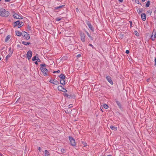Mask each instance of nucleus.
<instances>
[{
    "instance_id": "10",
    "label": "nucleus",
    "mask_w": 156,
    "mask_h": 156,
    "mask_svg": "<svg viewBox=\"0 0 156 156\" xmlns=\"http://www.w3.org/2000/svg\"><path fill=\"white\" fill-rule=\"evenodd\" d=\"M9 53L7 55L6 57V60H7L11 56V55H12V54L13 53V51L12 50H11V48H10L9 49Z\"/></svg>"
},
{
    "instance_id": "44",
    "label": "nucleus",
    "mask_w": 156,
    "mask_h": 156,
    "mask_svg": "<svg viewBox=\"0 0 156 156\" xmlns=\"http://www.w3.org/2000/svg\"><path fill=\"white\" fill-rule=\"evenodd\" d=\"M56 73H59L60 72V70H58L57 71H56Z\"/></svg>"
},
{
    "instance_id": "23",
    "label": "nucleus",
    "mask_w": 156,
    "mask_h": 156,
    "mask_svg": "<svg viewBox=\"0 0 156 156\" xmlns=\"http://www.w3.org/2000/svg\"><path fill=\"white\" fill-rule=\"evenodd\" d=\"M116 102L118 106L120 108L121 107V103L118 101H117Z\"/></svg>"
},
{
    "instance_id": "30",
    "label": "nucleus",
    "mask_w": 156,
    "mask_h": 156,
    "mask_svg": "<svg viewBox=\"0 0 156 156\" xmlns=\"http://www.w3.org/2000/svg\"><path fill=\"white\" fill-rule=\"evenodd\" d=\"M36 60H37V61L39 62H40L41 61L40 59L38 57H37Z\"/></svg>"
},
{
    "instance_id": "9",
    "label": "nucleus",
    "mask_w": 156,
    "mask_h": 156,
    "mask_svg": "<svg viewBox=\"0 0 156 156\" xmlns=\"http://www.w3.org/2000/svg\"><path fill=\"white\" fill-rule=\"evenodd\" d=\"M13 16L14 18L18 19H22L21 15L20 14H18L16 13H15L13 15Z\"/></svg>"
},
{
    "instance_id": "49",
    "label": "nucleus",
    "mask_w": 156,
    "mask_h": 156,
    "mask_svg": "<svg viewBox=\"0 0 156 156\" xmlns=\"http://www.w3.org/2000/svg\"><path fill=\"white\" fill-rule=\"evenodd\" d=\"M53 73H56V71H54L53 72Z\"/></svg>"
},
{
    "instance_id": "4",
    "label": "nucleus",
    "mask_w": 156,
    "mask_h": 156,
    "mask_svg": "<svg viewBox=\"0 0 156 156\" xmlns=\"http://www.w3.org/2000/svg\"><path fill=\"white\" fill-rule=\"evenodd\" d=\"M69 139L71 145L73 146H75L76 145L75 140L71 136H69Z\"/></svg>"
},
{
    "instance_id": "53",
    "label": "nucleus",
    "mask_w": 156,
    "mask_h": 156,
    "mask_svg": "<svg viewBox=\"0 0 156 156\" xmlns=\"http://www.w3.org/2000/svg\"><path fill=\"white\" fill-rule=\"evenodd\" d=\"M84 146H86V145H84Z\"/></svg>"
},
{
    "instance_id": "8",
    "label": "nucleus",
    "mask_w": 156,
    "mask_h": 156,
    "mask_svg": "<svg viewBox=\"0 0 156 156\" xmlns=\"http://www.w3.org/2000/svg\"><path fill=\"white\" fill-rule=\"evenodd\" d=\"M32 52L31 51H28L27 54V57L29 60L30 59L32 56Z\"/></svg>"
},
{
    "instance_id": "31",
    "label": "nucleus",
    "mask_w": 156,
    "mask_h": 156,
    "mask_svg": "<svg viewBox=\"0 0 156 156\" xmlns=\"http://www.w3.org/2000/svg\"><path fill=\"white\" fill-rule=\"evenodd\" d=\"M134 34H135L136 35H138V33L137 32V31H135V33H134Z\"/></svg>"
},
{
    "instance_id": "25",
    "label": "nucleus",
    "mask_w": 156,
    "mask_h": 156,
    "mask_svg": "<svg viewBox=\"0 0 156 156\" xmlns=\"http://www.w3.org/2000/svg\"><path fill=\"white\" fill-rule=\"evenodd\" d=\"M87 25L89 27V28L91 30H92V28H93V27H92V26L90 24V23H88L87 24Z\"/></svg>"
},
{
    "instance_id": "28",
    "label": "nucleus",
    "mask_w": 156,
    "mask_h": 156,
    "mask_svg": "<svg viewBox=\"0 0 156 156\" xmlns=\"http://www.w3.org/2000/svg\"><path fill=\"white\" fill-rule=\"evenodd\" d=\"M61 151L62 152V153H65V150L63 148L61 149Z\"/></svg>"
},
{
    "instance_id": "16",
    "label": "nucleus",
    "mask_w": 156,
    "mask_h": 156,
    "mask_svg": "<svg viewBox=\"0 0 156 156\" xmlns=\"http://www.w3.org/2000/svg\"><path fill=\"white\" fill-rule=\"evenodd\" d=\"M44 154L45 156H50V153L47 150H45Z\"/></svg>"
},
{
    "instance_id": "38",
    "label": "nucleus",
    "mask_w": 156,
    "mask_h": 156,
    "mask_svg": "<svg viewBox=\"0 0 156 156\" xmlns=\"http://www.w3.org/2000/svg\"><path fill=\"white\" fill-rule=\"evenodd\" d=\"M89 46L92 47L93 48H94V46L91 44H90Z\"/></svg>"
},
{
    "instance_id": "13",
    "label": "nucleus",
    "mask_w": 156,
    "mask_h": 156,
    "mask_svg": "<svg viewBox=\"0 0 156 156\" xmlns=\"http://www.w3.org/2000/svg\"><path fill=\"white\" fill-rule=\"evenodd\" d=\"M141 18L143 21H145L146 20V15L145 13H142L141 15Z\"/></svg>"
},
{
    "instance_id": "51",
    "label": "nucleus",
    "mask_w": 156,
    "mask_h": 156,
    "mask_svg": "<svg viewBox=\"0 0 156 156\" xmlns=\"http://www.w3.org/2000/svg\"><path fill=\"white\" fill-rule=\"evenodd\" d=\"M0 156H2V155L1 153H0Z\"/></svg>"
},
{
    "instance_id": "40",
    "label": "nucleus",
    "mask_w": 156,
    "mask_h": 156,
    "mask_svg": "<svg viewBox=\"0 0 156 156\" xmlns=\"http://www.w3.org/2000/svg\"><path fill=\"white\" fill-rule=\"evenodd\" d=\"M154 12V13H156V8H155Z\"/></svg>"
},
{
    "instance_id": "52",
    "label": "nucleus",
    "mask_w": 156,
    "mask_h": 156,
    "mask_svg": "<svg viewBox=\"0 0 156 156\" xmlns=\"http://www.w3.org/2000/svg\"><path fill=\"white\" fill-rule=\"evenodd\" d=\"M1 58H0V61L1 60Z\"/></svg>"
},
{
    "instance_id": "34",
    "label": "nucleus",
    "mask_w": 156,
    "mask_h": 156,
    "mask_svg": "<svg viewBox=\"0 0 156 156\" xmlns=\"http://www.w3.org/2000/svg\"><path fill=\"white\" fill-rule=\"evenodd\" d=\"M87 35L90 37H91V36H90V35L87 32Z\"/></svg>"
},
{
    "instance_id": "7",
    "label": "nucleus",
    "mask_w": 156,
    "mask_h": 156,
    "mask_svg": "<svg viewBox=\"0 0 156 156\" xmlns=\"http://www.w3.org/2000/svg\"><path fill=\"white\" fill-rule=\"evenodd\" d=\"M58 90L59 91H62L64 92H66L67 90L64 88L62 86H59L58 87Z\"/></svg>"
},
{
    "instance_id": "11",
    "label": "nucleus",
    "mask_w": 156,
    "mask_h": 156,
    "mask_svg": "<svg viewBox=\"0 0 156 156\" xmlns=\"http://www.w3.org/2000/svg\"><path fill=\"white\" fill-rule=\"evenodd\" d=\"M106 79L112 85L113 82L111 79V77L109 76H107L106 77Z\"/></svg>"
},
{
    "instance_id": "43",
    "label": "nucleus",
    "mask_w": 156,
    "mask_h": 156,
    "mask_svg": "<svg viewBox=\"0 0 156 156\" xmlns=\"http://www.w3.org/2000/svg\"><path fill=\"white\" fill-rule=\"evenodd\" d=\"M11 0H5L6 2H9Z\"/></svg>"
},
{
    "instance_id": "54",
    "label": "nucleus",
    "mask_w": 156,
    "mask_h": 156,
    "mask_svg": "<svg viewBox=\"0 0 156 156\" xmlns=\"http://www.w3.org/2000/svg\"><path fill=\"white\" fill-rule=\"evenodd\" d=\"M111 156H112L111 155Z\"/></svg>"
},
{
    "instance_id": "26",
    "label": "nucleus",
    "mask_w": 156,
    "mask_h": 156,
    "mask_svg": "<svg viewBox=\"0 0 156 156\" xmlns=\"http://www.w3.org/2000/svg\"><path fill=\"white\" fill-rule=\"evenodd\" d=\"M105 109H107L108 108V106L106 104H104L103 105Z\"/></svg>"
},
{
    "instance_id": "6",
    "label": "nucleus",
    "mask_w": 156,
    "mask_h": 156,
    "mask_svg": "<svg viewBox=\"0 0 156 156\" xmlns=\"http://www.w3.org/2000/svg\"><path fill=\"white\" fill-rule=\"evenodd\" d=\"M50 82L54 84L58 85L59 84V82L56 80L51 79L50 80Z\"/></svg>"
},
{
    "instance_id": "46",
    "label": "nucleus",
    "mask_w": 156,
    "mask_h": 156,
    "mask_svg": "<svg viewBox=\"0 0 156 156\" xmlns=\"http://www.w3.org/2000/svg\"><path fill=\"white\" fill-rule=\"evenodd\" d=\"M35 63L37 65L38 64V63H37V61L35 62Z\"/></svg>"
},
{
    "instance_id": "20",
    "label": "nucleus",
    "mask_w": 156,
    "mask_h": 156,
    "mask_svg": "<svg viewBox=\"0 0 156 156\" xmlns=\"http://www.w3.org/2000/svg\"><path fill=\"white\" fill-rule=\"evenodd\" d=\"M110 128L114 130H117V128L116 127L114 126H110Z\"/></svg>"
},
{
    "instance_id": "29",
    "label": "nucleus",
    "mask_w": 156,
    "mask_h": 156,
    "mask_svg": "<svg viewBox=\"0 0 156 156\" xmlns=\"http://www.w3.org/2000/svg\"><path fill=\"white\" fill-rule=\"evenodd\" d=\"M147 12L149 13L150 15L151 14V13H152V11L151 10H148Z\"/></svg>"
},
{
    "instance_id": "42",
    "label": "nucleus",
    "mask_w": 156,
    "mask_h": 156,
    "mask_svg": "<svg viewBox=\"0 0 156 156\" xmlns=\"http://www.w3.org/2000/svg\"><path fill=\"white\" fill-rule=\"evenodd\" d=\"M129 22L130 23V26L131 27H132V22L131 21H129Z\"/></svg>"
},
{
    "instance_id": "37",
    "label": "nucleus",
    "mask_w": 156,
    "mask_h": 156,
    "mask_svg": "<svg viewBox=\"0 0 156 156\" xmlns=\"http://www.w3.org/2000/svg\"><path fill=\"white\" fill-rule=\"evenodd\" d=\"M38 150L40 151H41V149L40 147H39Z\"/></svg>"
},
{
    "instance_id": "36",
    "label": "nucleus",
    "mask_w": 156,
    "mask_h": 156,
    "mask_svg": "<svg viewBox=\"0 0 156 156\" xmlns=\"http://www.w3.org/2000/svg\"><path fill=\"white\" fill-rule=\"evenodd\" d=\"M22 26L20 24H20L18 25V27L19 28H20Z\"/></svg>"
},
{
    "instance_id": "41",
    "label": "nucleus",
    "mask_w": 156,
    "mask_h": 156,
    "mask_svg": "<svg viewBox=\"0 0 156 156\" xmlns=\"http://www.w3.org/2000/svg\"><path fill=\"white\" fill-rule=\"evenodd\" d=\"M20 24L22 26H23V22H21V23H20Z\"/></svg>"
},
{
    "instance_id": "12",
    "label": "nucleus",
    "mask_w": 156,
    "mask_h": 156,
    "mask_svg": "<svg viewBox=\"0 0 156 156\" xmlns=\"http://www.w3.org/2000/svg\"><path fill=\"white\" fill-rule=\"evenodd\" d=\"M80 36L81 41L83 42H84L85 40V37L84 34L83 33H81L80 34Z\"/></svg>"
},
{
    "instance_id": "45",
    "label": "nucleus",
    "mask_w": 156,
    "mask_h": 156,
    "mask_svg": "<svg viewBox=\"0 0 156 156\" xmlns=\"http://www.w3.org/2000/svg\"><path fill=\"white\" fill-rule=\"evenodd\" d=\"M119 1L120 2H122L123 1V0H119Z\"/></svg>"
},
{
    "instance_id": "50",
    "label": "nucleus",
    "mask_w": 156,
    "mask_h": 156,
    "mask_svg": "<svg viewBox=\"0 0 156 156\" xmlns=\"http://www.w3.org/2000/svg\"><path fill=\"white\" fill-rule=\"evenodd\" d=\"M78 57H80V55H77Z\"/></svg>"
},
{
    "instance_id": "21",
    "label": "nucleus",
    "mask_w": 156,
    "mask_h": 156,
    "mask_svg": "<svg viewBox=\"0 0 156 156\" xmlns=\"http://www.w3.org/2000/svg\"><path fill=\"white\" fill-rule=\"evenodd\" d=\"M60 83L62 85H65V82L64 80H61L60 81Z\"/></svg>"
},
{
    "instance_id": "27",
    "label": "nucleus",
    "mask_w": 156,
    "mask_h": 156,
    "mask_svg": "<svg viewBox=\"0 0 156 156\" xmlns=\"http://www.w3.org/2000/svg\"><path fill=\"white\" fill-rule=\"evenodd\" d=\"M37 57L36 56H35L34 57H33L32 58V60L33 61H34L35 60H36Z\"/></svg>"
},
{
    "instance_id": "48",
    "label": "nucleus",
    "mask_w": 156,
    "mask_h": 156,
    "mask_svg": "<svg viewBox=\"0 0 156 156\" xmlns=\"http://www.w3.org/2000/svg\"><path fill=\"white\" fill-rule=\"evenodd\" d=\"M146 0H142V2H144Z\"/></svg>"
},
{
    "instance_id": "5",
    "label": "nucleus",
    "mask_w": 156,
    "mask_h": 156,
    "mask_svg": "<svg viewBox=\"0 0 156 156\" xmlns=\"http://www.w3.org/2000/svg\"><path fill=\"white\" fill-rule=\"evenodd\" d=\"M156 37V31H155L154 29L152 34L151 38L152 41H154Z\"/></svg>"
},
{
    "instance_id": "24",
    "label": "nucleus",
    "mask_w": 156,
    "mask_h": 156,
    "mask_svg": "<svg viewBox=\"0 0 156 156\" xmlns=\"http://www.w3.org/2000/svg\"><path fill=\"white\" fill-rule=\"evenodd\" d=\"M150 5V1H148L147 2V3L146 4V7H148Z\"/></svg>"
},
{
    "instance_id": "2",
    "label": "nucleus",
    "mask_w": 156,
    "mask_h": 156,
    "mask_svg": "<svg viewBox=\"0 0 156 156\" xmlns=\"http://www.w3.org/2000/svg\"><path fill=\"white\" fill-rule=\"evenodd\" d=\"M9 15V12L3 9H0V16L2 17H7Z\"/></svg>"
},
{
    "instance_id": "19",
    "label": "nucleus",
    "mask_w": 156,
    "mask_h": 156,
    "mask_svg": "<svg viewBox=\"0 0 156 156\" xmlns=\"http://www.w3.org/2000/svg\"><path fill=\"white\" fill-rule=\"evenodd\" d=\"M22 44H24V45H28L30 44V42H26V41H22Z\"/></svg>"
},
{
    "instance_id": "47",
    "label": "nucleus",
    "mask_w": 156,
    "mask_h": 156,
    "mask_svg": "<svg viewBox=\"0 0 156 156\" xmlns=\"http://www.w3.org/2000/svg\"><path fill=\"white\" fill-rule=\"evenodd\" d=\"M154 61H155V64H156V58H155Z\"/></svg>"
},
{
    "instance_id": "35",
    "label": "nucleus",
    "mask_w": 156,
    "mask_h": 156,
    "mask_svg": "<svg viewBox=\"0 0 156 156\" xmlns=\"http://www.w3.org/2000/svg\"><path fill=\"white\" fill-rule=\"evenodd\" d=\"M126 53L129 54V51L128 50H126Z\"/></svg>"
},
{
    "instance_id": "3",
    "label": "nucleus",
    "mask_w": 156,
    "mask_h": 156,
    "mask_svg": "<svg viewBox=\"0 0 156 156\" xmlns=\"http://www.w3.org/2000/svg\"><path fill=\"white\" fill-rule=\"evenodd\" d=\"M22 36H23L24 38L25 39L28 40L30 38L29 35L27 32L24 31H23Z\"/></svg>"
},
{
    "instance_id": "32",
    "label": "nucleus",
    "mask_w": 156,
    "mask_h": 156,
    "mask_svg": "<svg viewBox=\"0 0 156 156\" xmlns=\"http://www.w3.org/2000/svg\"><path fill=\"white\" fill-rule=\"evenodd\" d=\"M61 20V19L59 18H57L56 20L57 21H60Z\"/></svg>"
},
{
    "instance_id": "14",
    "label": "nucleus",
    "mask_w": 156,
    "mask_h": 156,
    "mask_svg": "<svg viewBox=\"0 0 156 156\" xmlns=\"http://www.w3.org/2000/svg\"><path fill=\"white\" fill-rule=\"evenodd\" d=\"M16 35L18 36H21L23 35V31L22 33H21L20 31H16Z\"/></svg>"
},
{
    "instance_id": "39",
    "label": "nucleus",
    "mask_w": 156,
    "mask_h": 156,
    "mask_svg": "<svg viewBox=\"0 0 156 156\" xmlns=\"http://www.w3.org/2000/svg\"><path fill=\"white\" fill-rule=\"evenodd\" d=\"M76 11L77 12H79V9H78V8H76Z\"/></svg>"
},
{
    "instance_id": "17",
    "label": "nucleus",
    "mask_w": 156,
    "mask_h": 156,
    "mask_svg": "<svg viewBox=\"0 0 156 156\" xmlns=\"http://www.w3.org/2000/svg\"><path fill=\"white\" fill-rule=\"evenodd\" d=\"M11 37V36L10 35H8L5 38V42H7L9 39H10Z\"/></svg>"
},
{
    "instance_id": "18",
    "label": "nucleus",
    "mask_w": 156,
    "mask_h": 156,
    "mask_svg": "<svg viewBox=\"0 0 156 156\" xmlns=\"http://www.w3.org/2000/svg\"><path fill=\"white\" fill-rule=\"evenodd\" d=\"M20 21L18 20L14 23V26L16 27L17 26H18V25L20 24Z\"/></svg>"
},
{
    "instance_id": "15",
    "label": "nucleus",
    "mask_w": 156,
    "mask_h": 156,
    "mask_svg": "<svg viewBox=\"0 0 156 156\" xmlns=\"http://www.w3.org/2000/svg\"><path fill=\"white\" fill-rule=\"evenodd\" d=\"M59 77L60 78V79L62 80H65L66 78V77L64 74H62L60 75Z\"/></svg>"
},
{
    "instance_id": "33",
    "label": "nucleus",
    "mask_w": 156,
    "mask_h": 156,
    "mask_svg": "<svg viewBox=\"0 0 156 156\" xmlns=\"http://www.w3.org/2000/svg\"><path fill=\"white\" fill-rule=\"evenodd\" d=\"M73 106V105L72 104H70L69 105V108H72V107Z\"/></svg>"
},
{
    "instance_id": "22",
    "label": "nucleus",
    "mask_w": 156,
    "mask_h": 156,
    "mask_svg": "<svg viewBox=\"0 0 156 156\" xmlns=\"http://www.w3.org/2000/svg\"><path fill=\"white\" fill-rule=\"evenodd\" d=\"M64 6H65L64 5H62L60 6L56 7H55V9H60L61 8H62Z\"/></svg>"
},
{
    "instance_id": "1",
    "label": "nucleus",
    "mask_w": 156,
    "mask_h": 156,
    "mask_svg": "<svg viewBox=\"0 0 156 156\" xmlns=\"http://www.w3.org/2000/svg\"><path fill=\"white\" fill-rule=\"evenodd\" d=\"M41 71L43 73L44 76H47L48 74L47 73L48 72V70L46 68L47 66L44 64H41Z\"/></svg>"
}]
</instances>
